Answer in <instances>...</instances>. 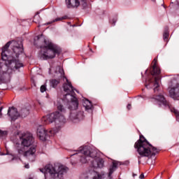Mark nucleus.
I'll return each mask as SVG.
<instances>
[{"label":"nucleus","mask_w":179,"mask_h":179,"mask_svg":"<svg viewBox=\"0 0 179 179\" xmlns=\"http://www.w3.org/2000/svg\"><path fill=\"white\" fill-rule=\"evenodd\" d=\"M57 110L60 112L56 111L42 117V124L48 125V124L54 122L55 127L47 131L44 127H39L37 129V135L41 141H47L48 136H54L55 134L61 131V128L66 121L63 114L66 110L61 104L57 105Z\"/></svg>","instance_id":"nucleus-1"},{"label":"nucleus","mask_w":179,"mask_h":179,"mask_svg":"<svg viewBox=\"0 0 179 179\" xmlns=\"http://www.w3.org/2000/svg\"><path fill=\"white\" fill-rule=\"evenodd\" d=\"M21 143H16L15 148L21 156L28 159L29 162L36 160V147L31 146L34 142L33 135L30 133H23L19 136Z\"/></svg>","instance_id":"nucleus-2"},{"label":"nucleus","mask_w":179,"mask_h":179,"mask_svg":"<svg viewBox=\"0 0 179 179\" xmlns=\"http://www.w3.org/2000/svg\"><path fill=\"white\" fill-rule=\"evenodd\" d=\"M135 149L141 157H150V156H156L159 153V149L153 147L143 136H140V139L134 144Z\"/></svg>","instance_id":"nucleus-3"},{"label":"nucleus","mask_w":179,"mask_h":179,"mask_svg":"<svg viewBox=\"0 0 179 179\" xmlns=\"http://www.w3.org/2000/svg\"><path fill=\"white\" fill-rule=\"evenodd\" d=\"M69 169L62 164L56 163L55 164H48L45 166V169H41V173H48L50 178L62 179L64 174H66Z\"/></svg>","instance_id":"nucleus-4"},{"label":"nucleus","mask_w":179,"mask_h":179,"mask_svg":"<svg viewBox=\"0 0 179 179\" xmlns=\"http://www.w3.org/2000/svg\"><path fill=\"white\" fill-rule=\"evenodd\" d=\"M41 51L40 56L42 59H51L55 58V55L61 52V50H59L58 46L45 40L44 41V45L41 47Z\"/></svg>","instance_id":"nucleus-5"},{"label":"nucleus","mask_w":179,"mask_h":179,"mask_svg":"<svg viewBox=\"0 0 179 179\" xmlns=\"http://www.w3.org/2000/svg\"><path fill=\"white\" fill-rule=\"evenodd\" d=\"M152 70L151 71V75L152 76H155L154 80L150 79L148 80V86L152 85L154 87V92H159V87L160 85L159 84V80H160V76H159L161 73L160 68L157 66V58H155L152 61Z\"/></svg>","instance_id":"nucleus-6"},{"label":"nucleus","mask_w":179,"mask_h":179,"mask_svg":"<svg viewBox=\"0 0 179 179\" xmlns=\"http://www.w3.org/2000/svg\"><path fill=\"white\" fill-rule=\"evenodd\" d=\"M74 99V101L71 99V102L70 103L71 110H73V111L71 113L69 118L72 121V122L76 123L83 120L85 118V115H83V111L76 110L79 106V103L78 102V99L76 98Z\"/></svg>","instance_id":"nucleus-7"},{"label":"nucleus","mask_w":179,"mask_h":179,"mask_svg":"<svg viewBox=\"0 0 179 179\" xmlns=\"http://www.w3.org/2000/svg\"><path fill=\"white\" fill-rule=\"evenodd\" d=\"M79 154L83 155L80 159V162L83 164L87 163L90 157L93 159L97 156V152L89 146H85L80 150Z\"/></svg>","instance_id":"nucleus-8"},{"label":"nucleus","mask_w":179,"mask_h":179,"mask_svg":"<svg viewBox=\"0 0 179 179\" xmlns=\"http://www.w3.org/2000/svg\"><path fill=\"white\" fill-rule=\"evenodd\" d=\"M169 96L171 99L177 100L179 97V81L173 79L169 83Z\"/></svg>","instance_id":"nucleus-9"},{"label":"nucleus","mask_w":179,"mask_h":179,"mask_svg":"<svg viewBox=\"0 0 179 179\" xmlns=\"http://www.w3.org/2000/svg\"><path fill=\"white\" fill-rule=\"evenodd\" d=\"M155 99L157 101H159V103H162V104H163V106H165V107H169V108H170V110L171 111V113H173V114H175L176 117V121H178V122H179V111L178 110L176 109L175 108H171V105L170 104V103L169 101H167L166 100V98H164V96L159 94L157 95L155 98Z\"/></svg>","instance_id":"nucleus-10"},{"label":"nucleus","mask_w":179,"mask_h":179,"mask_svg":"<svg viewBox=\"0 0 179 179\" xmlns=\"http://www.w3.org/2000/svg\"><path fill=\"white\" fill-rule=\"evenodd\" d=\"M64 79H66V83L63 85V88L64 92L67 93L65 95V97H66L67 96H71V99H74L75 100V99H76L75 96H73V94H75V88H73V86H72V84L71 83V82H69L66 77L64 76Z\"/></svg>","instance_id":"nucleus-11"},{"label":"nucleus","mask_w":179,"mask_h":179,"mask_svg":"<svg viewBox=\"0 0 179 179\" xmlns=\"http://www.w3.org/2000/svg\"><path fill=\"white\" fill-rule=\"evenodd\" d=\"M13 51L15 54V56L16 58L19 57V55L23 52V44L22 43L21 41H13Z\"/></svg>","instance_id":"nucleus-12"},{"label":"nucleus","mask_w":179,"mask_h":179,"mask_svg":"<svg viewBox=\"0 0 179 179\" xmlns=\"http://www.w3.org/2000/svg\"><path fill=\"white\" fill-rule=\"evenodd\" d=\"M12 43L13 42L9 41L2 48L1 58L3 61H8L9 59V51L8 50Z\"/></svg>","instance_id":"nucleus-13"},{"label":"nucleus","mask_w":179,"mask_h":179,"mask_svg":"<svg viewBox=\"0 0 179 179\" xmlns=\"http://www.w3.org/2000/svg\"><path fill=\"white\" fill-rule=\"evenodd\" d=\"M92 166L94 169H103L104 167V160L102 158H96L92 161Z\"/></svg>","instance_id":"nucleus-14"},{"label":"nucleus","mask_w":179,"mask_h":179,"mask_svg":"<svg viewBox=\"0 0 179 179\" xmlns=\"http://www.w3.org/2000/svg\"><path fill=\"white\" fill-rule=\"evenodd\" d=\"M7 62L8 63V67L11 68H15V69H19V68H22L23 66V64L20 63V61L15 59V57H13V59L12 60H7Z\"/></svg>","instance_id":"nucleus-15"},{"label":"nucleus","mask_w":179,"mask_h":179,"mask_svg":"<svg viewBox=\"0 0 179 179\" xmlns=\"http://www.w3.org/2000/svg\"><path fill=\"white\" fill-rule=\"evenodd\" d=\"M8 115L10 117L11 120H17L18 117H20V114L17 113V109L15 107L9 108Z\"/></svg>","instance_id":"nucleus-16"},{"label":"nucleus","mask_w":179,"mask_h":179,"mask_svg":"<svg viewBox=\"0 0 179 179\" xmlns=\"http://www.w3.org/2000/svg\"><path fill=\"white\" fill-rule=\"evenodd\" d=\"M67 8H78L80 5L79 0H66Z\"/></svg>","instance_id":"nucleus-17"},{"label":"nucleus","mask_w":179,"mask_h":179,"mask_svg":"<svg viewBox=\"0 0 179 179\" xmlns=\"http://www.w3.org/2000/svg\"><path fill=\"white\" fill-rule=\"evenodd\" d=\"M118 166H121V162L118 161H113L112 166L109 169V177L114 173L115 170H117V168Z\"/></svg>","instance_id":"nucleus-18"},{"label":"nucleus","mask_w":179,"mask_h":179,"mask_svg":"<svg viewBox=\"0 0 179 179\" xmlns=\"http://www.w3.org/2000/svg\"><path fill=\"white\" fill-rule=\"evenodd\" d=\"M83 107H85V110H92L93 108V105H92V102L89 100H86L83 102Z\"/></svg>","instance_id":"nucleus-19"},{"label":"nucleus","mask_w":179,"mask_h":179,"mask_svg":"<svg viewBox=\"0 0 179 179\" xmlns=\"http://www.w3.org/2000/svg\"><path fill=\"white\" fill-rule=\"evenodd\" d=\"M29 108H24L20 110V115H22V117H26L27 115H29Z\"/></svg>","instance_id":"nucleus-20"},{"label":"nucleus","mask_w":179,"mask_h":179,"mask_svg":"<svg viewBox=\"0 0 179 179\" xmlns=\"http://www.w3.org/2000/svg\"><path fill=\"white\" fill-rule=\"evenodd\" d=\"M38 15H40V12H36V13L34 17V23H40V20H41V17Z\"/></svg>","instance_id":"nucleus-21"},{"label":"nucleus","mask_w":179,"mask_h":179,"mask_svg":"<svg viewBox=\"0 0 179 179\" xmlns=\"http://www.w3.org/2000/svg\"><path fill=\"white\" fill-rule=\"evenodd\" d=\"M50 85H51V86H52V87H57V86H58V85H59V80H55V79L51 80Z\"/></svg>","instance_id":"nucleus-22"},{"label":"nucleus","mask_w":179,"mask_h":179,"mask_svg":"<svg viewBox=\"0 0 179 179\" xmlns=\"http://www.w3.org/2000/svg\"><path fill=\"white\" fill-rule=\"evenodd\" d=\"M93 175L94 176L93 177V179H103V175H100L99 173L94 171Z\"/></svg>","instance_id":"nucleus-23"},{"label":"nucleus","mask_w":179,"mask_h":179,"mask_svg":"<svg viewBox=\"0 0 179 179\" xmlns=\"http://www.w3.org/2000/svg\"><path fill=\"white\" fill-rule=\"evenodd\" d=\"M80 5L83 6V8H87V0H80Z\"/></svg>","instance_id":"nucleus-24"},{"label":"nucleus","mask_w":179,"mask_h":179,"mask_svg":"<svg viewBox=\"0 0 179 179\" xmlns=\"http://www.w3.org/2000/svg\"><path fill=\"white\" fill-rule=\"evenodd\" d=\"M66 19H68V16L64 15V16H63V17H57V18H56L55 20H53V21L52 22V23H54V22H59V21H61V20H65Z\"/></svg>","instance_id":"nucleus-25"},{"label":"nucleus","mask_w":179,"mask_h":179,"mask_svg":"<svg viewBox=\"0 0 179 179\" xmlns=\"http://www.w3.org/2000/svg\"><path fill=\"white\" fill-rule=\"evenodd\" d=\"M169 34L168 31H165L163 34V38L164 41H167V40H169Z\"/></svg>","instance_id":"nucleus-26"},{"label":"nucleus","mask_w":179,"mask_h":179,"mask_svg":"<svg viewBox=\"0 0 179 179\" xmlns=\"http://www.w3.org/2000/svg\"><path fill=\"white\" fill-rule=\"evenodd\" d=\"M6 135H8V131L0 129V136H6Z\"/></svg>","instance_id":"nucleus-27"},{"label":"nucleus","mask_w":179,"mask_h":179,"mask_svg":"<svg viewBox=\"0 0 179 179\" xmlns=\"http://www.w3.org/2000/svg\"><path fill=\"white\" fill-rule=\"evenodd\" d=\"M45 90H47V87H45V85H41V93H44V92H45Z\"/></svg>","instance_id":"nucleus-28"},{"label":"nucleus","mask_w":179,"mask_h":179,"mask_svg":"<svg viewBox=\"0 0 179 179\" xmlns=\"http://www.w3.org/2000/svg\"><path fill=\"white\" fill-rule=\"evenodd\" d=\"M59 73H61V76H63L64 75V70L62 69H59Z\"/></svg>","instance_id":"nucleus-29"},{"label":"nucleus","mask_w":179,"mask_h":179,"mask_svg":"<svg viewBox=\"0 0 179 179\" xmlns=\"http://www.w3.org/2000/svg\"><path fill=\"white\" fill-rule=\"evenodd\" d=\"M24 168L25 169H29L30 166L29 165V164H25Z\"/></svg>","instance_id":"nucleus-30"},{"label":"nucleus","mask_w":179,"mask_h":179,"mask_svg":"<svg viewBox=\"0 0 179 179\" xmlns=\"http://www.w3.org/2000/svg\"><path fill=\"white\" fill-rule=\"evenodd\" d=\"M144 178H145V176L143 175V173L141 174L139 176V178H141V179Z\"/></svg>","instance_id":"nucleus-31"},{"label":"nucleus","mask_w":179,"mask_h":179,"mask_svg":"<svg viewBox=\"0 0 179 179\" xmlns=\"http://www.w3.org/2000/svg\"><path fill=\"white\" fill-rule=\"evenodd\" d=\"M131 104H128V105H127V108H128V110H131Z\"/></svg>","instance_id":"nucleus-32"},{"label":"nucleus","mask_w":179,"mask_h":179,"mask_svg":"<svg viewBox=\"0 0 179 179\" xmlns=\"http://www.w3.org/2000/svg\"><path fill=\"white\" fill-rule=\"evenodd\" d=\"M0 115H2V107L0 108Z\"/></svg>","instance_id":"nucleus-33"},{"label":"nucleus","mask_w":179,"mask_h":179,"mask_svg":"<svg viewBox=\"0 0 179 179\" xmlns=\"http://www.w3.org/2000/svg\"><path fill=\"white\" fill-rule=\"evenodd\" d=\"M177 6H179V0H176Z\"/></svg>","instance_id":"nucleus-34"},{"label":"nucleus","mask_w":179,"mask_h":179,"mask_svg":"<svg viewBox=\"0 0 179 179\" xmlns=\"http://www.w3.org/2000/svg\"><path fill=\"white\" fill-rule=\"evenodd\" d=\"M138 163H141V157H138Z\"/></svg>","instance_id":"nucleus-35"},{"label":"nucleus","mask_w":179,"mask_h":179,"mask_svg":"<svg viewBox=\"0 0 179 179\" xmlns=\"http://www.w3.org/2000/svg\"><path fill=\"white\" fill-rule=\"evenodd\" d=\"M138 176V175H136V174H135V173H133V177H135V176Z\"/></svg>","instance_id":"nucleus-36"},{"label":"nucleus","mask_w":179,"mask_h":179,"mask_svg":"<svg viewBox=\"0 0 179 179\" xmlns=\"http://www.w3.org/2000/svg\"><path fill=\"white\" fill-rule=\"evenodd\" d=\"M48 24H51V22H48Z\"/></svg>","instance_id":"nucleus-37"},{"label":"nucleus","mask_w":179,"mask_h":179,"mask_svg":"<svg viewBox=\"0 0 179 179\" xmlns=\"http://www.w3.org/2000/svg\"><path fill=\"white\" fill-rule=\"evenodd\" d=\"M29 179H33V178L30 177V178H29Z\"/></svg>","instance_id":"nucleus-38"},{"label":"nucleus","mask_w":179,"mask_h":179,"mask_svg":"<svg viewBox=\"0 0 179 179\" xmlns=\"http://www.w3.org/2000/svg\"><path fill=\"white\" fill-rule=\"evenodd\" d=\"M152 1H153V2H155V0H152Z\"/></svg>","instance_id":"nucleus-39"},{"label":"nucleus","mask_w":179,"mask_h":179,"mask_svg":"<svg viewBox=\"0 0 179 179\" xmlns=\"http://www.w3.org/2000/svg\"><path fill=\"white\" fill-rule=\"evenodd\" d=\"M6 65H8V63H6Z\"/></svg>","instance_id":"nucleus-40"}]
</instances>
